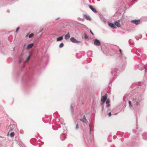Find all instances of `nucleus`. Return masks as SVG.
Segmentation results:
<instances>
[{
  "mask_svg": "<svg viewBox=\"0 0 147 147\" xmlns=\"http://www.w3.org/2000/svg\"><path fill=\"white\" fill-rule=\"evenodd\" d=\"M142 100L141 99H134L133 102L137 106H140L141 104Z\"/></svg>",
  "mask_w": 147,
  "mask_h": 147,
  "instance_id": "nucleus-1",
  "label": "nucleus"
},
{
  "mask_svg": "<svg viewBox=\"0 0 147 147\" xmlns=\"http://www.w3.org/2000/svg\"><path fill=\"white\" fill-rule=\"evenodd\" d=\"M65 129H64V131H63L64 133L60 135V138L61 139V140H62L63 141L65 140V133L66 132V128H65Z\"/></svg>",
  "mask_w": 147,
  "mask_h": 147,
  "instance_id": "nucleus-2",
  "label": "nucleus"
},
{
  "mask_svg": "<svg viewBox=\"0 0 147 147\" xmlns=\"http://www.w3.org/2000/svg\"><path fill=\"white\" fill-rule=\"evenodd\" d=\"M71 41L73 43H78L81 42V41L76 40L74 37H71L70 39Z\"/></svg>",
  "mask_w": 147,
  "mask_h": 147,
  "instance_id": "nucleus-3",
  "label": "nucleus"
},
{
  "mask_svg": "<svg viewBox=\"0 0 147 147\" xmlns=\"http://www.w3.org/2000/svg\"><path fill=\"white\" fill-rule=\"evenodd\" d=\"M107 99V95L105 94L104 96H103L101 98V104L104 103Z\"/></svg>",
  "mask_w": 147,
  "mask_h": 147,
  "instance_id": "nucleus-4",
  "label": "nucleus"
},
{
  "mask_svg": "<svg viewBox=\"0 0 147 147\" xmlns=\"http://www.w3.org/2000/svg\"><path fill=\"white\" fill-rule=\"evenodd\" d=\"M94 45L96 46H99L100 45V41L97 39H95L94 40Z\"/></svg>",
  "mask_w": 147,
  "mask_h": 147,
  "instance_id": "nucleus-5",
  "label": "nucleus"
},
{
  "mask_svg": "<svg viewBox=\"0 0 147 147\" xmlns=\"http://www.w3.org/2000/svg\"><path fill=\"white\" fill-rule=\"evenodd\" d=\"M83 117V119H81L80 120L81 121H82L83 122V123H85L87 124L88 123V121H87L85 116V115H83L82 116Z\"/></svg>",
  "mask_w": 147,
  "mask_h": 147,
  "instance_id": "nucleus-6",
  "label": "nucleus"
},
{
  "mask_svg": "<svg viewBox=\"0 0 147 147\" xmlns=\"http://www.w3.org/2000/svg\"><path fill=\"white\" fill-rule=\"evenodd\" d=\"M140 22V20H133L131 21V23L133 24H135L136 25H138L139 24Z\"/></svg>",
  "mask_w": 147,
  "mask_h": 147,
  "instance_id": "nucleus-7",
  "label": "nucleus"
},
{
  "mask_svg": "<svg viewBox=\"0 0 147 147\" xmlns=\"http://www.w3.org/2000/svg\"><path fill=\"white\" fill-rule=\"evenodd\" d=\"M89 7L90 8V9L94 13H97V11L96 10V9L94 8L93 7H92L91 5H89Z\"/></svg>",
  "mask_w": 147,
  "mask_h": 147,
  "instance_id": "nucleus-8",
  "label": "nucleus"
},
{
  "mask_svg": "<svg viewBox=\"0 0 147 147\" xmlns=\"http://www.w3.org/2000/svg\"><path fill=\"white\" fill-rule=\"evenodd\" d=\"M70 37V35L69 33L68 32L66 34L65 36V39L66 40H67L69 39Z\"/></svg>",
  "mask_w": 147,
  "mask_h": 147,
  "instance_id": "nucleus-9",
  "label": "nucleus"
},
{
  "mask_svg": "<svg viewBox=\"0 0 147 147\" xmlns=\"http://www.w3.org/2000/svg\"><path fill=\"white\" fill-rule=\"evenodd\" d=\"M33 45L34 44L33 43H32L28 44L26 47L27 49H30L33 46Z\"/></svg>",
  "mask_w": 147,
  "mask_h": 147,
  "instance_id": "nucleus-10",
  "label": "nucleus"
},
{
  "mask_svg": "<svg viewBox=\"0 0 147 147\" xmlns=\"http://www.w3.org/2000/svg\"><path fill=\"white\" fill-rule=\"evenodd\" d=\"M108 25L113 28H116V27L112 23H108Z\"/></svg>",
  "mask_w": 147,
  "mask_h": 147,
  "instance_id": "nucleus-11",
  "label": "nucleus"
},
{
  "mask_svg": "<svg viewBox=\"0 0 147 147\" xmlns=\"http://www.w3.org/2000/svg\"><path fill=\"white\" fill-rule=\"evenodd\" d=\"M84 17L88 20H91V18H90V16L88 15H84Z\"/></svg>",
  "mask_w": 147,
  "mask_h": 147,
  "instance_id": "nucleus-12",
  "label": "nucleus"
},
{
  "mask_svg": "<svg viewBox=\"0 0 147 147\" xmlns=\"http://www.w3.org/2000/svg\"><path fill=\"white\" fill-rule=\"evenodd\" d=\"M115 24L116 26L117 27H120V24L119 23V20L116 21L115 22Z\"/></svg>",
  "mask_w": 147,
  "mask_h": 147,
  "instance_id": "nucleus-13",
  "label": "nucleus"
},
{
  "mask_svg": "<svg viewBox=\"0 0 147 147\" xmlns=\"http://www.w3.org/2000/svg\"><path fill=\"white\" fill-rule=\"evenodd\" d=\"M143 138L144 140H147V133H145L143 134Z\"/></svg>",
  "mask_w": 147,
  "mask_h": 147,
  "instance_id": "nucleus-14",
  "label": "nucleus"
},
{
  "mask_svg": "<svg viewBox=\"0 0 147 147\" xmlns=\"http://www.w3.org/2000/svg\"><path fill=\"white\" fill-rule=\"evenodd\" d=\"M87 55L88 57H90L92 55V51H89L87 52Z\"/></svg>",
  "mask_w": 147,
  "mask_h": 147,
  "instance_id": "nucleus-15",
  "label": "nucleus"
},
{
  "mask_svg": "<svg viewBox=\"0 0 147 147\" xmlns=\"http://www.w3.org/2000/svg\"><path fill=\"white\" fill-rule=\"evenodd\" d=\"M142 35L141 34H139L138 36H136L135 38L137 40H138L139 39L141 38Z\"/></svg>",
  "mask_w": 147,
  "mask_h": 147,
  "instance_id": "nucleus-16",
  "label": "nucleus"
},
{
  "mask_svg": "<svg viewBox=\"0 0 147 147\" xmlns=\"http://www.w3.org/2000/svg\"><path fill=\"white\" fill-rule=\"evenodd\" d=\"M63 38L62 36H61L57 38V41H61L63 39Z\"/></svg>",
  "mask_w": 147,
  "mask_h": 147,
  "instance_id": "nucleus-17",
  "label": "nucleus"
},
{
  "mask_svg": "<svg viewBox=\"0 0 147 147\" xmlns=\"http://www.w3.org/2000/svg\"><path fill=\"white\" fill-rule=\"evenodd\" d=\"M129 42L130 44L132 45H133L134 43V41L133 40H131V39H129Z\"/></svg>",
  "mask_w": 147,
  "mask_h": 147,
  "instance_id": "nucleus-18",
  "label": "nucleus"
},
{
  "mask_svg": "<svg viewBox=\"0 0 147 147\" xmlns=\"http://www.w3.org/2000/svg\"><path fill=\"white\" fill-rule=\"evenodd\" d=\"M34 34L33 33H31L30 34L29 36V38H31L34 35Z\"/></svg>",
  "mask_w": 147,
  "mask_h": 147,
  "instance_id": "nucleus-19",
  "label": "nucleus"
},
{
  "mask_svg": "<svg viewBox=\"0 0 147 147\" xmlns=\"http://www.w3.org/2000/svg\"><path fill=\"white\" fill-rule=\"evenodd\" d=\"M30 55L27 58L26 60L25 61V62H27L29 60L30 58Z\"/></svg>",
  "mask_w": 147,
  "mask_h": 147,
  "instance_id": "nucleus-20",
  "label": "nucleus"
},
{
  "mask_svg": "<svg viewBox=\"0 0 147 147\" xmlns=\"http://www.w3.org/2000/svg\"><path fill=\"white\" fill-rule=\"evenodd\" d=\"M64 46V44L63 42L61 43L59 45V47L60 48H61L63 47Z\"/></svg>",
  "mask_w": 147,
  "mask_h": 147,
  "instance_id": "nucleus-21",
  "label": "nucleus"
},
{
  "mask_svg": "<svg viewBox=\"0 0 147 147\" xmlns=\"http://www.w3.org/2000/svg\"><path fill=\"white\" fill-rule=\"evenodd\" d=\"M142 66V67H144V66L142 64H140L139 65V69L141 70H142V69H143V68H140V66Z\"/></svg>",
  "mask_w": 147,
  "mask_h": 147,
  "instance_id": "nucleus-22",
  "label": "nucleus"
},
{
  "mask_svg": "<svg viewBox=\"0 0 147 147\" xmlns=\"http://www.w3.org/2000/svg\"><path fill=\"white\" fill-rule=\"evenodd\" d=\"M14 132H12L10 134V136L11 137H13L14 136Z\"/></svg>",
  "mask_w": 147,
  "mask_h": 147,
  "instance_id": "nucleus-23",
  "label": "nucleus"
},
{
  "mask_svg": "<svg viewBox=\"0 0 147 147\" xmlns=\"http://www.w3.org/2000/svg\"><path fill=\"white\" fill-rule=\"evenodd\" d=\"M110 102V100L109 99H108L107 100V101H106V104H109Z\"/></svg>",
  "mask_w": 147,
  "mask_h": 147,
  "instance_id": "nucleus-24",
  "label": "nucleus"
},
{
  "mask_svg": "<svg viewBox=\"0 0 147 147\" xmlns=\"http://www.w3.org/2000/svg\"><path fill=\"white\" fill-rule=\"evenodd\" d=\"M71 109L72 112H73L74 111V110H73L74 108H73V106L71 105Z\"/></svg>",
  "mask_w": 147,
  "mask_h": 147,
  "instance_id": "nucleus-25",
  "label": "nucleus"
},
{
  "mask_svg": "<svg viewBox=\"0 0 147 147\" xmlns=\"http://www.w3.org/2000/svg\"><path fill=\"white\" fill-rule=\"evenodd\" d=\"M79 128V127H78V124H77L76 125V129H77L78 128Z\"/></svg>",
  "mask_w": 147,
  "mask_h": 147,
  "instance_id": "nucleus-26",
  "label": "nucleus"
},
{
  "mask_svg": "<svg viewBox=\"0 0 147 147\" xmlns=\"http://www.w3.org/2000/svg\"><path fill=\"white\" fill-rule=\"evenodd\" d=\"M19 28H20V27H18L17 28V29H16V32H18V31L19 30Z\"/></svg>",
  "mask_w": 147,
  "mask_h": 147,
  "instance_id": "nucleus-27",
  "label": "nucleus"
},
{
  "mask_svg": "<svg viewBox=\"0 0 147 147\" xmlns=\"http://www.w3.org/2000/svg\"><path fill=\"white\" fill-rule=\"evenodd\" d=\"M129 105L130 106H131V107L132 106L131 105V102L130 101H129Z\"/></svg>",
  "mask_w": 147,
  "mask_h": 147,
  "instance_id": "nucleus-28",
  "label": "nucleus"
},
{
  "mask_svg": "<svg viewBox=\"0 0 147 147\" xmlns=\"http://www.w3.org/2000/svg\"><path fill=\"white\" fill-rule=\"evenodd\" d=\"M90 33H91V34L93 35H94V34H93V33L92 32V30H90Z\"/></svg>",
  "mask_w": 147,
  "mask_h": 147,
  "instance_id": "nucleus-29",
  "label": "nucleus"
},
{
  "mask_svg": "<svg viewBox=\"0 0 147 147\" xmlns=\"http://www.w3.org/2000/svg\"><path fill=\"white\" fill-rule=\"evenodd\" d=\"M110 106V104H109L107 106V108H109Z\"/></svg>",
  "mask_w": 147,
  "mask_h": 147,
  "instance_id": "nucleus-30",
  "label": "nucleus"
},
{
  "mask_svg": "<svg viewBox=\"0 0 147 147\" xmlns=\"http://www.w3.org/2000/svg\"><path fill=\"white\" fill-rule=\"evenodd\" d=\"M89 127H90V133H91V126L90 125H89Z\"/></svg>",
  "mask_w": 147,
  "mask_h": 147,
  "instance_id": "nucleus-31",
  "label": "nucleus"
},
{
  "mask_svg": "<svg viewBox=\"0 0 147 147\" xmlns=\"http://www.w3.org/2000/svg\"><path fill=\"white\" fill-rule=\"evenodd\" d=\"M108 115H109V117L111 116V112H110L109 114H108Z\"/></svg>",
  "mask_w": 147,
  "mask_h": 147,
  "instance_id": "nucleus-32",
  "label": "nucleus"
},
{
  "mask_svg": "<svg viewBox=\"0 0 147 147\" xmlns=\"http://www.w3.org/2000/svg\"><path fill=\"white\" fill-rule=\"evenodd\" d=\"M10 131L12 130L13 129L11 127L10 128Z\"/></svg>",
  "mask_w": 147,
  "mask_h": 147,
  "instance_id": "nucleus-33",
  "label": "nucleus"
},
{
  "mask_svg": "<svg viewBox=\"0 0 147 147\" xmlns=\"http://www.w3.org/2000/svg\"><path fill=\"white\" fill-rule=\"evenodd\" d=\"M85 38L86 39L87 38H88V37H87L86 36L85 37Z\"/></svg>",
  "mask_w": 147,
  "mask_h": 147,
  "instance_id": "nucleus-34",
  "label": "nucleus"
},
{
  "mask_svg": "<svg viewBox=\"0 0 147 147\" xmlns=\"http://www.w3.org/2000/svg\"><path fill=\"white\" fill-rule=\"evenodd\" d=\"M119 51V52H120V53H121V49H120Z\"/></svg>",
  "mask_w": 147,
  "mask_h": 147,
  "instance_id": "nucleus-35",
  "label": "nucleus"
},
{
  "mask_svg": "<svg viewBox=\"0 0 147 147\" xmlns=\"http://www.w3.org/2000/svg\"><path fill=\"white\" fill-rule=\"evenodd\" d=\"M59 18H56V20H58V19H59Z\"/></svg>",
  "mask_w": 147,
  "mask_h": 147,
  "instance_id": "nucleus-36",
  "label": "nucleus"
},
{
  "mask_svg": "<svg viewBox=\"0 0 147 147\" xmlns=\"http://www.w3.org/2000/svg\"><path fill=\"white\" fill-rule=\"evenodd\" d=\"M117 70L116 69H114V71H116Z\"/></svg>",
  "mask_w": 147,
  "mask_h": 147,
  "instance_id": "nucleus-37",
  "label": "nucleus"
},
{
  "mask_svg": "<svg viewBox=\"0 0 147 147\" xmlns=\"http://www.w3.org/2000/svg\"><path fill=\"white\" fill-rule=\"evenodd\" d=\"M42 30H41V31H40L39 32V33H41V32H42Z\"/></svg>",
  "mask_w": 147,
  "mask_h": 147,
  "instance_id": "nucleus-38",
  "label": "nucleus"
},
{
  "mask_svg": "<svg viewBox=\"0 0 147 147\" xmlns=\"http://www.w3.org/2000/svg\"><path fill=\"white\" fill-rule=\"evenodd\" d=\"M145 72H147V69H145Z\"/></svg>",
  "mask_w": 147,
  "mask_h": 147,
  "instance_id": "nucleus-39",
  "label": "nucleus"
},
{
  "mask_svg": "<svg viewBox=\"0 0 147 147\" xmlns=\"http://www.w3.org/2000/svg\"><path fill=\"white\" fill-rule=\"evenodd\" d=\"M21 60H20V61H19V63H21Z\"/></svg>",
  "mask_w": 147,
  "mask_h": 147,
  "instance_id": "nucleus-40",
  "label": "nucleus"
},
{
  "mask_svg": "<svg viewBox=\"0 0 147 147\" xmlns=\"http://www.w3.org/2000/svg\"><path fill=\"white\" fill-rule=\"evenodd\" d=\"M79 19H80V18H78V20H79Z\"/></svg>",
  "mask_w": 147,
  "mask_h": 147,
  "instance_id": "nucleus-41",
  "label": "nucleus"
},
{
  "mask_svg": "<svg viewBox=\"0 0 147 147\" xmlns=\"http://www.w3.org/2000/svg\"><path fill=\"white\" fill-rule=\"evenodd\" d=\"M13 50H14L15 49V47H14V48H13Z\"/></svg>",
  "mask_w": 147,
  "mask_h": 147,
  "instance_id": "nucleus-42",
  "label": "nucleus"
},
{
  "mask_svg": "<svg viewBox=\"0 0 147 147\" xmlns=\"http://www.w3.org/2000/svg\"><path fill=\"white\" fill-rule=\"evenodd\" d=\"M100 0H97V1H100Z\"/></svg>",
  "mask_w": 147,
  "mask_h": 147,
  "instance_id": "nucleus-43",
  "label": "nucleus"
},
{
  "mask_svg": "<svg viewBox=\"0 0 147 147\" xmlns=\"http://www.w3.org/2000/svg\"><path fill=\"white\" fill-rule=\"evenodd\" d=\"M25 45H24V47H25Z\"/></svg>",
  "mask_w": 147,
  "mask_h": 147,
  "instance_id": "nucleus-44",
  "label": "nucleus"
}]
</instances>
